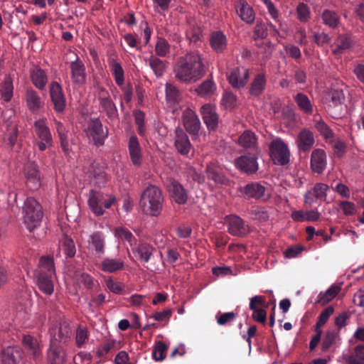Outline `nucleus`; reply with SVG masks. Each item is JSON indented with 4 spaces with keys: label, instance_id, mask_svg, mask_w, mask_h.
<instances>
[{
    "label": "nucleus",
    "instance_id": "obj_30",
    "mask_svg": "<svg viewBox=\"0 0 364 364\" xmlns=\"http://www.w3.org/2000/svg\"><path fill=\"white\" fill-rule=\"evenodd\" d=\"M236 11L242 21L247 23H253L255 13L252 8L245 0H240L237 3Z\"/></svg>",
    "mask_w": 364,
    "mask_h": 364
},
{
    "label": "nucleus",
    "instance_id": "obj_63",
    "mask_svg": "<svg viewBox=\"0 0 364 364\" xmlns=\"http://www.w3.org/2000/svg\"><path fill=\"white\" fill-rule=\"evenodd\" d=\"M18 138V129L16 126L13 125L7 129V132L5 134V141L11 147L14 146Z\"/></svg>",
    "mask_w": 364,
    "mask_h": 364
},
{
    "label": "nucleus",
    "instance_id": "obj_16",
    "mask_svg": "<svg viewBox=\"0 0 364 364\" xmlns=\"http://www.w3.org/2000/svg\"><path fill=\"white\" fill-rule=\"evenodd\" d=\"M228 230L234 236L242 237L249 232L248 225L238 216L230 215L227 218Z\"/></svg>",
    "mask_w": 364,
    "mask_h": 364
},
{
    "label": "nucleus",
    "instance_id": "obj_45",
    "mask_svg": "<svg viewBox=\"0 0 364 364\" xmlns=\"http://www.w3.org/2000/svg\"><path fill=\"white\" fill-rule=\"evenodd\" d=\"M341 287L337 285H331L326 291L321 292L318 296V302L322 305L326 304L333 299L340 292Z\"/></svg>",
    "mask_w": 364,
    "mask_h": 364
},
{
    "label": "nucleus",
    "instance_id": "obj_17",
    "mask_svg": "<svg viewBox=\"0 0 364 364\" xmlns=\"http://www.w3.org/2000/svg\"><path fill=\"white\" fill-rule=\"evenodd\" d=\"M134 257L141 262H148L153 254L154 248L145 242L137 241L131 247Z\"/></svg>",
    "mask_w": 364,
    "mask_h": 364
},
{
    "label": "nucleus",
    "instance_id": "obj_52",
    "mask_svg": "<svg viewBox=\"0 0 364 364\" xmlns=\"http://www.w3.org/2000/svg\"><path fill=\"white\" fill-rule=\"evenodd\" d=\"M166 97L171 104H176L180 99V93L175 85L171 83L166 84Z\"/></svg>",
    "mask_w": 364,
    "mask_h": 364
},
{
    "label": "nucleus",
    "instance_id": "obj_62",
    "mask_svg": "<svg viewBox=\"0 0 364 364\" xmlns=\"http://www.w3.org/2000/svg\"><path fill=\"white\" fill-rule=\"evenodd\" d=\"M88 339V331L85 327L79 326L76 330V346L81 348Z\"/></svg>",
    "mask_w": 364,
    "mask_h": 364
},
{
    "label": "nucleus",
    "instance_id": "obj_14",
    "mask_svg": "<svg viewBox=\"0 0 364 364\" xmlns=\"http://www.w3.org/2000/svg\"><path fill=\"white\" fill-rule=\"evenodd\" d=\"M249 77L248 69L244 67H237L230 72L228 79L232 87L240 89L246 85Z\"/></svg>",
    "mask_w": 364,
    "mask_h": 364
},
{
    "label": "nucleus",
    "instance_id": "obj_50",
    "mask_svg": "<svg viewBox=\"0 0 364 364\" xmlns=\"http://www.w3.org/2000/svg\"><path fill=\"white\" fill-rule=\"evenodd\" d=\"M73 335L72 328L68 323H61L58 328V340L60 342L67 343Z\"/></svg>",
    "mask_w": 364,
    "mask_h": 364
},
{
    "label": "nucleus",
    "instance_id": "obj_61",
    "mask_svg": "<svg viewBox=\"0 0 364 364\" xmlns=\"http://www.w3.org/2000/svg\"><path fill=\"white\" fill-rule=\"evenodd\" d=\"M186 36L191 42L197 43L202 36V31L200 27L191 25L186 31Z\"/></svg>",
    "mask_w": 364,
    "mask_h": 364
},
{
    "label": "nucleus",
    "instance_id": "obj_32",
    "mask_svg": "<svg viewBox=\"0 0 364 364\" xmlns=\"http://www.w3.org/2000/svg\"><path fill=\"white\" fill-rule=\"evenodd\" d=\"M267 80L265 74L259 73L253 79L249 93L253 97H259L264 90L266 87Z\"/></svg>",
    "mask_w": 364,
    "mask_h": 364
},
{
    "label": "nucleus",
    "instance_id": "obj_1",
    "mask_svg": "<svg viewBox=\"0 0 364 364\" xmlns=\"http://www.w3.org/2000/svg\"><path fill=\"white\" fill-rule=\"evenodd\" d=\"M175 78L183 83L198 82L206 74L203 58L198 51H190L177 58L173 66Z\"/></svg>",
    "mask_w": 364,
    "mask_h": 364
},
{
    "label": "nucleus",
    "instance_id": "obj_56",
    "mask_svg": "<svg viewBox=\"0 0 364 364\" xmlns=\"http://www.w3.org/2000/svg\"><path fill=\"white\" fill-rule=\"evenodd\" d=\"M167 349L168 346L163 341L157 342L152 352L154 359L156 361L163 360L166 357Z\"/></svg>",
    "mask_w": 364,
    "mask_h": 364
},
{
    "label": "nucleus",
    "instance_id": "obj_13",
    "mask_svg": "<svg viewBox=\"0 0 364 364\" xmlns=\"http://www.w3.org/2000/svg\"><path fill=\"white\" fill-rule=\"evenodd\" d=\"M200 114L203 120L210 131H214L218 128L219 117L215 106L205 104L201 107Z\"/></svg>",
    "mask_w": 364,
    "mask_h": 364
},
{
    "label": "nucleus",
    "instance_id": "obj_12",
    "mask_svg": "<svg viewBox=\"0 0 364 364\" xmlns=\"http://www.w3.org/2000/svg\"><path fill=\"white\" fill-rule=\"evenodd\" d=\"M24 173L27 187L31 191L38 190L41 186V177L38 166L34 163L28 164Z\"/></svg>",
    "mask_w": 364,
    "mask_h": 364
},
{
    "label": "nucleus",
    "instance_id": "obj_24",
    "mask_svg": "<svg viewBox=\"0 0 364 364\" xmlns=\"http://www.w3.org/2000/svg\"><path fill=\"white\" fill-rule=\"evenodd\" d=\"M129 154L132 163L135 166H140L142 164V151L137 137L135 135L130 136L128 142Z\"/></svg>",
    "mask_w": 364,
    "mask_h": 364
},
{
    "label": "nucleus",
    "instance_id": "obj_58",
    "mask_svg": "<svg viewBox=\"0 0 364 364\" xmlns=\"http://www.w3.org/2000/svg\"><path fill=\"white\" fill-rule=\"evenodd\" d=\"M134 116L139 134L140 135H144L146 133L145 114L141 110H136L134 112Z\"/></svg>",
    "mask_w": 364,
    "mask_h": 364
},
{
    "label": "nucleus",
    "instance_id": "obj_49",
    "mask_svg": "<svg viewBox=\"0 0 364 364\" xmlns=\"http://www.w3.org/2000/svg\"><path fill=\"white\" fill-rule=\"evenodd\" d=\"M110 67L117 85L120 87L124 85V70L120 63L114 60H112L110 63Z\"/></svg>",
    "mask_w": 364,
    "mask_h": 364
},
{
    "label": "nucleus",
    "instance_id": "obj_22",
    "mask_svg": "<svg viewBox=\"0 0 364 364\" xmlns=\"http://www.w3.org/2000/svg\"><path fill=\"white\" fill-rule=\"evenodd\" d=\"M70 68L73 82L77 85H84L86 82V70L82 61L77 57L75 60L70 63Z\"/></svg>",
    "mask_w": 364,
    "mask_h": 364
},
{
    "label": "nucleus",
    "instance_id": "obj_42",
    "mask_svg": "<svg viewBox=\"0 0 364 364\" xmlns=\"http://www.w3.org/2000/svg\"><path fill=\"white\" fill-rule=\"evenodd\" d=\"M102 111L105 112L110 121H114L118 118L117 107L112 99L100 102Z\"/></svg>",
    "mask_w": 364,
    "mask_h": 364
},
{
    "label": "nucleus",
    "instance_id": "obj_35",
    "mask_svg": "<svg viewBox=\"0 0 364 364\" xmlns=\"http://www.w3.org/2000/svg\"><path fill=\"white\" fill-rule=\"evenodd\" d=\"M321 18L323 23L331 28H336L340 24V16L335 11L324 9L321 14Z\"/></svg>",
    "mask_w": 364,
    "mask_h": 364
},
{
    "label": "nucleus",
    "instance_id": "obj_23",
    "mask_svg": "<svg viewBox=\"0 0 364 364\" xmlns=\"http://www.w3.org/2000/svg\"><path fill=\"white\" fill-rule=\"evenodd\" d=\"M34 277L38 289L46 295H51L54 291V284L52 275H48L46 272H35Z\"/></svg>",
    "mask_w": 364,
    "mask_h": 364
},
{
    "label": "nucleus",
    "instance_id": "obj_36",
    "mask_svg": "<svg viewBox=\"0 0 364 364\" xmlns=\"http://www.w3.org/2000/svg\"><path fill=\"white\" fill-rule=\"evenodd\" d=\"M26 100L27 107L31 112H36L43 106V102L41 100L37 92L33 89L27 90Z\"/></svg>",
    "mask_w": 364,
    "mask_h": 364
},
{
    "label": "nucleus",
    "instance_id": "obj_48",
    "mask_svg": "<svg viewBox=\"0 0 364 364\" xmlns=\"http://www.w3.org/2000/svg\"><path fill=\"white\" fill-rule=\"evenodd\" d=\"M315 127L327 142L333 141V132L323 120L316 121Z\"/></svg>",
    "mask_w": 364,
    "mask_h": 364
},
{
    "label": "nucleus",
    "instance_id": "obj_10",
    "mask_svg": "<svg viewBox=\"0 0 364 364\" xmlns=\"http://www.w3.org/2000/svg\"><path fill=\"white\" fill-rule=\"evenodd\" d=\"M167 188L176 203L184 205L187 203L188 199V191L178 181L170 178Z\"/></svg>",
    "mask_w": 364,
    "mask_h": 364
},
{
    "label": "nucleus",
    "instance_id": "obj_25",
    "mask_svg": "<svg viewBox=\"0 0 364 364\" xmlns=\"http://www.w3.org/2000/svg\"><path fill=\"white\" fill-rule=\"evenodd\" d=\"M266 188L259 183H251L243 188V193L248 198L267 200L269 195L265 194Z\"/></svg>",
    "mask_w": 364,
    "mask_h": 364
},
{
    "label": "nucleus",
    "instance_id": "obj_26",
    "mask_svg": "<svg viewBox=\"0 0 364 364\" xmlns=\"http://www.w3.org/2000/svg\"><path fill=\"white\" fill-rule=\"evenodd\" d=\"M296 142L299 149L306 152L311 149L315 142L314 134L310 130L304 129L299 133Z\"/></svg>",
    "mask_w": 364,
    "mask_h": 364
},
{
    "label": "nucleus",
    "instance_id": "obj_54",
    "mask_svg": "<svg viewBox=\"0 0 364 364\" xmlns=\"http://www.w3.org/2000/svg\"><path fill=\"white\" fill-rule=\"evenodd\" d=\"M344 100V94L341 90H335L328 93V106L336 107Z\"/></svg>",
    "mask_w": 364,
    "mask_h": 364
},
{
    "label": "nucleus",
    "instance_id": "obj_19",
    "mask_svg": "<svg viewBox=\"0 0 364 364\" xmlns=\"http://www.w3.org/2000/svg\"><path fill=\"white\" fill-rule=\"evenodd\" d=\"M174 146L178 152L184 156H188L192 149L188 135L180 127L175 129Z\"/></svg>",
    "mask_w": 364,
    "mask_h": 364
},
{
    "label": "nucleus",
    "instance_id": "obj_55",
    "mask_svg": "<svg viewBox=\"0 0 364 364\" xmlns=\"http://www.w3.org/2000/svg\"><path fill=\"white\" fill-rule=\"evenodd\" d=\"M115 235L121 240L128 242L130 247L134 244V242H137L132 233L125 228H117L115 229Z\"/></svg>",
    "mask_w": 364,
    "mask_h": 364
},
{
    "label": "nucleus",
    "instance_id": "obj_43",
    "mask_svg": "<svg viewBox=\"0 0 364 364\" xmlns=\"http://www.w3.org/2000/svg\"><path fill=\"white\" fill-rule=\"evenodd\" d=\"M124 267V262L119 259L105 258L100 264V268L106 272H114Z\"/></svg>",
    "mask_w": 364,
    "mask_h": 364
},
{
    "label": "nucleus",
    "instance_id": "obj_28",
    "mask_svg": "<svg viewBox=\"0 0 364 364\" xmlns=\"http://www.w3.org/2000/svg\"><path fill=\"white\" fill-rule=\"evenodd\" d=\"M48 360L51 364H63L65 360V353L56 342H51L48 351Z\"/></svg>",
    "mask_w": 364,
    "mask_h": 364
},
{
    "label": "nucleus",
    "instance_id": "obj_40",
    "mask_svg": "<svg viewBox=\"0 0 364 364\" xmlns=\"http://www.w3.org/2000/svg\"><path fill=\"white\" fill-rule=\"evenodd\" d=\"M294 100L296 102L299 108L306 114H311L313 113V106L309 97L301 92L297 93Z\"/></svg>",
    "mask_w": 364,
    "mask_h": 364
},
{
    "label": "nucleus",
    "instance_id": "obj_18",
    "mask_svg": "<svg viewBox=\"0 0 364 364\" xmlns=\"http://www.w3.org/2000/svg\"><path fill=\"white\" fill-rule=\"evenodd\" d=\"M87 174L91 182L99 187L104 186L107 181L105 166L99 162L90 164Z\"/></svg>",
    "mask_w": 364,
    "mask_h": 364
},
{
    "label": "nucleus",
    "instance_id": "obj_38",
    "mask_svg": "<svg viewBox=\"0 0 364 364\" xmlns=\"http://www.w3.org/2000/svg\"><path fill=\"white\" fill-rule=\"evenodd\" d=\"M20 358L19 350L14 347L9 346L1 352V364H16Z\"/></svg>",
    "mask_w": 364,
    "mask_h": 364
},
{
    "label": "nucleus",
    "instance_id": "obj_27",
    "mask_svg": "<svg viewBox=\"0 0 364 364\" xmlns=\"http://www.w3.org/2000/svg\"><path fill=\"white\" fill-rule=\"evenodd\" d=\"M353 45V41L348 34H341L337 36L332 47V53L337 55L341 54L343 50L351 48Z\"/></svg>",
    "mask_w": 364,
    "mask_h": 364
},
{
    "label": "nucleus",
    "instance_id": "obj_6",
    "mask_svg": "<svg viewBox=\"0 0 364 364\" xmlns=\"http://www.w3.org/2000/svg\"><path fill=\"white\" fill-rule=\"evenodd\" d=\"M34 132L40 141L35 142L38 149L41 151L53 146L52 135L48 127L46 124V120L40 119L34 123Z\"/></svg>",
    "mask_w": 364,
    "mask_h": 364
},
{
    "label": "nucleus",
    "instance_id": "obj_20",
    "mask_svg": "<svg viewBox=\"0 0 364 364\" xmlns=\"http://www.w3.org/2000/svg\"><path fill=\"white\" fill-rule=\"evenodd\" d=\"M235 166L247 174L255 173L258 170L257 157L255 155H243L235 160Z\"/></svg>",
    "mask_w": 364,
    "mask_h": 364
},
{
    "label": "nucleus",
    "instance_id": "obj_8",
    "mask_svg": "<svg viewBox=\"0 0 364 364\" xmlns=\"http://www.w3.org/2000/svg\"><path fill=\"white\" fill-rule=\"evenodd\" d=\"M182 122L186 132L192 136H197L200 129V122L196 113L190 108H186L182 114Z\"/></svg>",
    "mask_w": 364,
    "mask_h": 364
},
{
    "label": "nucleus",
    "instance_id": "obj_29",
    "mask_svg": "<svg viewBox=\"0 0 364 364\" xmlns=\"http://www.w3.org/2000/svg\"><path fill=\"white\" fill-rule=\"evenodd\" d=\"M30 77L33 85L38 90L45 89L48 82V76L46 72L39 67H35L30 71Z\"/></svg>",
    "mask_w": 364,
    "mask_h": 364
},
{
    "label": "nucleus",
    "instance_id": "obj_44",
    "mask_svg": "<svg viewBox=\"0 0 364 364\" xmlns=\"http://www.w3.org/2000/svg\"><path fill=\"white\" fill-rule=\"evenodd\" d=\"M23 343L27 351L34 358L38 357L41 353L39 343L36 338L28 335L24 336Z\"/></svg>",
    "mask_w": 364,
    "mask_h": 364
},
{
    "label": "nucleus",
    "instance_id": "obj_2",
    "mask_svg": "<svg viewBox=\"0 0 364 364\" xmlns=\"http://www.w3.org/2000/svg\"><path fill=\"white\" fill-rule=\"evenodd\" d=\"M164 202V197L161 188L155 185H149L141 194L139 207L144 214L158 217L163 210Z\"/></svg>",
    "mask_w": 364,
    "mask_h": 364
},
{
    "label": "nucleus",
    "instance_id": "obj_57",
    "mask_svg": "<svg viewBox=\"0 0 364 364\" xmlns=\"http://www.w3.org/2000/svg\"><path fill=\"white\" fill-rule=\"evenodd\" d=\"M337 338V334L334 331L328 330L326 331L322 342H321V350L322 351H327L335 343Z\"/></svg>",
    "mask_w": 364,
    "mask_h": 364
},
{
    "label": "nucleus",
    "instance_id": "obj_51",
    "mask_svg": "<svg viewBox=\"0 0 364 364\" xmlns=\"http://www.w3.org/2000/svg\"><path fill=\"white\" fill-rule=\"evenodd\" d=\"M13 90L14 86L12 80L10 77H6L2 84V88L1 91L2 99L6 102L10 101L13 97Z\"/></svg>",
    "mask_w": 364,
    "mask_h": 364
},
{
    "label": "nucleus",
    "instance_id": "obj_46",
    "mask_svg": "<svg viewBox=\"0 0 364 364\" xmlns=\"http://www.w3.org/2000/svg\"><path fill=\"white\" fill-rule=\"evenodd\" d=\"M149 65L157 77H161L166 69V61L156 56H151L148 60Z\"/></svg>",
    "mask_w": 364,
    "mask_h": 364
},
{
    "label": "nucleus",
    "instance_id": "obj_37",
    "mask_svg": "<svg viewBox=\"0 0 364 364\" xmlns=\"http://www.w3.org/2000/svg\"><path fill=\"white\" fill-rule=\"evenodd\" d=\"M238 144L244 148L258 151L257 137L251 131L244 132L238 139Z\"/></svg>",
    "mask_w": 364,
    "mask_h": 364
},
{
    "label": "nucleus",
    "instance_id": "obj_3",
    "mask_svg": "<svg viewBox=\"0 0 364 364\" xmlns=\"http://www.w3.org/2000/svg\"><path fill=\"white\" fill-rule=\"evenodd\" d=\"M23 213V223L31 232L39 225L43 218L42 207L34 198L29 197L24 202Z\"/></svg>",
    "mask_w": 364,
    "mask_h": 364
},
{
    "label": "nucleus",
    "instance_id": "obj_59",
    "mask_svg": "<svg viewBox=\"0 0 364 364\" xmlns=\"http://www.w3.org/2000/svg\"><path fill=\"white\" fill-rule=\"evenodd\" d=\"M221 102L225 109H232L237 105V97L231 92H225Z\"/></svg>",
    "mask_w": 364,
    "mask_h": 364
},
{
    "label": "nucleus",
    "instance_id": "obj_39",
    "mask_svg": "<svg viewBox=\"0 0 364 364\" xmlns=\"http://www.w3.org/2000/svg\"><path fill=\"white\" fill-rule=\"evenodd\" d=\"M216 90V85L213 80L208 79L204 80L195 90L198 95L202 97H209L212 96Z\"/></svg>",
    "mask_w": 364,
    "mask_h": 364
},
{
    "label": "nucleus",
    "instance_id": "obj_4",
    "mask_svg": "<svg viewBox=\"0 0 364 364\" xmlns=\"http://www.w3.org/2000/svg\"><path fill=\"white\" fill-rule=\"evenodd\" d=\"M269 156L273 163L285 166L290 161V151L287 144L281 139H274L269 145Z\"/></svg>",
    "mask_w": 364,
    "mask_h": 364
},
{
    "label": "nucleus",
    "instance_id": "obj_21",
    "mask_svg": "<svg viewBox=\"0 0 364 364\" xmlns=\"http://www.w3.org/2000/svg\"><path fill=\"white\" fill-rule=\"evenodd\" d=\"M327 165V158L324 150L314 149L311 154L310 166L313 172L322 173Z\"/></svg>",
    "mask_w": 364,
    "mask_h": 364
},
{
    "label": "nucleus",
    "instance_id": "obj_33",
    "mask_svg": "<svg viewBox=\"0 0 364 364\" xmlns=\"http://www.w3.org/2000/svg\"><path fill=\"white\" fill-rule=\"evenodd\" d=\"M291 218L296 222H314L320 218V213L316 210H294L291 213Z\"/></svg>",
    "mask_w": 364,
    "mask_h": 364
},
{
    "label": "nucleus",
    "instance_id": "obj_5",
    "mask_svg": "<svg viewBox=\"0 0 364 364\" xmlns=\"http://www.w3.org/2000/svg\"><path fill=\"white\" fill-rule=\"evenodd\" d=\"M114 202L115 198L112 196L106 200L102 192L93 190L90 191L88 205L92 212L96 215H103L105 208H109Z\"/></svg>",
    "mask_w": 364,
    "mask_h": 364
},
{
    "label": "nucleus",
    "instance_id": "obj_53",
    "mask_svg": "<svg viewBox=\"0 0 364 364\" xmlns=\"http://www.w3.org/2000/svg\"><path fill=\"white\" fill-rule=\"evenodd\" d=\"M155 52L160 57H165L170 53V45L164 38H158Z\"/></svg>",
    "mask_w": 364,
    "mask_h": 364
},
{
    "label": "nucleus",
    "instance_id": "obj_64",
    "mask_svg": "<svg viewBox=\"0 0 364 364\" xmlns=\"http://www.w3.org/2000/svg\"><path fill=\"white\" fill-rule=\"evenodd\" d=\"M297 18L301 22H306L310 18V10L309 6L300 3L296 8Z\"/></svg>",
    "mask_w": 364,
    "mask_h": 364
},
{
    "label": "nucleus",
    "instance_id": "obj_47",
    "mask_svg": "<svg viewBox=\"0 0 364 364\" xmlns=\"http://www.w3.org/2000/svg\"><path fill=\"white\" fill-rule=\"evenodd\" d=\"M35 272H46L48 275H54L55 265L53 259L50 257H42L39 261V269Z\"/></svg>",
    "mask_w": 364,
    "mask_h": 364
},
{
    "label": "nucleus",
    "instance_id": "obj_31",
    "mask_svg": "<svg viewBox=\"0 0 364 364\" xmlns=\"http://www.w3.org/2000/svg\"><path fill=\"white\" fill-rule=\"evenodd\" d=\"M210 46L213 50L218 53H223L227 48L226 36L221 31H215L211 34Z\"/></svg>",
    "mask_w": 364,
    "mask_h": 364
},
{
    "label": "nucleus",
    "instance_id": "obj_9",
    "mask_svg": "<svg viewBox=\"0 0 364 364\" xmlns=\"http://www.w3.org/2000/svg\"><path fill=\"white\" fill-rule=\"evenodd\" d=\"M329 186L324 183H316L311 191L306 192L304 196V204L311 206L316 200L326 201Z\"/></svg>",
    "mask_w": 364,
    "mask_h": 364
},
{
    "label": "nucleus",
    "instance_id": "obj_11",
    "mask_svg": "<svg viewBox=\"0 0 364 364\" xmlns=\"http://www.w3.org/2000/svg\"><path fill=\"white\" fill-rule=\"evenodd\" d=\"M205 173L208 180L213 181L215 185H226L229 180L225 176L221 167L214 161L206 164Z\"/></svg>",
    "mask_w": 364,
    "mask_h": 364
},
{
    "label": "nucleus",
    "instance_id": "obj_60",
    "mask_svg": "<svg viewBox=\"0 0 364 364\" xmlns=\"http://www.w3.org/2000/svg\"><path fill=\"white\" fill-rule=\"evenodd\" d=\"M62 247L65 254L69 257H73L75 255V246L73 240L68 237H65L62 240Z\"/></svg>",
    "mask_w": 364,
    "mask_h": 364
},
{
    "label": "nucleus",
    "instance_id": "obj_7",
    "mask_svg": "<svg viewBox=\"0 0 364 364\" xmlns=\"http://www.w3.org/2000/svg\"><path fill=\"white\" fill-rule=\"evenodd\" d=\"M87 135L94 145L100 146L104 144L108 136V129L103 127L99 118L92 119L88 124Z\"/></svg>",
    "mask_w": 364,
    "mask_h": 364
},
{
    "label": "nucleus",
    "instance_id": "obj_34",
    "mask_svg": "<svg viewBox=\"0 0 364 364\" xmlns=\"http://www.w3.org/2000/svg\"><path fill=\"white\" fill-rule=\"evenodd\" d=\"M89 244L91 245L97 254L102 255L105 252V237L103 232L96 231L90 235Z\"/></svg>",
    "mask_w": 364,
    "mask_h": 364
},
{
    "label": "nucleus",
    "instance_id": "obj_41",
    "mask_svg": "<svg viewBox=\"0 0 364 364\" xmlns=\"http://www.w3.org/2000/svg\"><path fill=\"white\" fill-rule=\"evenodd\" d=\"M55 126L56 129V132L58 134L61 147L65 155H69L70 154V148L69 143L68 140V131L65 126L59 121L55 122Z\"/></svg>",
    "mask_w": 364,
    "mask_h": 364
},
{
    "label": "nucleus",
    "instance_id": "obj_15",
    "mask_svg": "<svg viewBox=\"0 0 364 364\" xmlns=\"http://www.w3.org/2000/svg\"><path fill=\"white\" fill-rule=\"evenodd\" d=\"M50 95L54 109L58 112H62L65 108V97L60 85L57 82H52L50 87Z\"/></svg>",
    "mask_w": 364,
    "mask_h": 364
}]
</instances>
